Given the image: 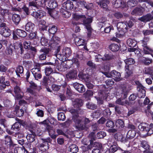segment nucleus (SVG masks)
Here are the masks:
<instances>
[{"label": "nucleus", "mask_w": 153, "mask_h": 153, "mask_svg": "<svg viewBox=\"0 0 153 153\" xmlns=\"http://www.w3.org/2000/svg\"><path fill=\"white\" fill-rule=\"evenodd\" d=\"M53 72L52 69L50 67H47L45 69V73L47 76H49Z\"/></svg>", "instance_id": "obj_53"}, {"label": "nucleus", "mask_w": 153, "mask_h": 153, "mask_svg": "<svg viewBox=\"0 0 153 153\" xmlns=\"http://www.w3.org/2000/svg\"><path fill=\"white\" fill-rule=\"evenodd\" d=\"M121 88V98L123 99H125L127 97L128 91V90L126 89V87L125 86L122 87Z\"/></svg>", "instance_id": "obj_28"}, {"label": "nucleus", "mask_w": 153, "mask_h": 153, "mask_svg": "<svg viewBox=\"0 0 153 153\" xmlns=\"http://www.w3.org/2000/svg\"><path fill=\"white\" fill-rule=\"evenodd\" d=\"M127 44L131 48H134L137 46V41L131 39H129L127 40Z\"/></svg>", "instance_id": "obj_20"}, {"label": "nucleus", "mask_w": 153, "mask_h": 153, "mask_svg": "<svg viewBox=\"0 0 153 153\" xmlns=\"http://www.w3.org/2000/svg\"><path fill=\"white\" fill-rule=\"evenodd\" d=\"M140 20L141 21L143 22L149 21L152 20L151 15L150 14H147V15L141 17Z\"/></svg>", "instance_id": "obj_33"}, {"label": "nucleus", "mask_w": 153, "mask_h": 153, "mask_svg": "<svg viewBox=\"0 0 153 153\" xmlns=\"http://www.w3.org/2000/svg\"><path fill=\"white\" fill-rule=\"evenodd\" d=\"M58 119L59 120L64 121L65 119V117L64 113H59L58 114Z\"/></svg>", "instance_id": "obj_51"}, {"label": "nucleus", "mask_w": 153, "mask_h": 153, "mask_svg": "<svg viewBox=\"0 0 153 153\" xmlns=\"http://www.w3.org/2000/svg\"><path fill=\"white\" fill-rule=\"evenodd\" d=\"M138 97L140 98H140L139 97V92L138 94H131L129 97V99L130 100L134 101V100L137 97Z\"/></svg>", "instance_id": "obj_48"}, {"label": "nucleus", "mask_w": 153, "mask_h": 153, "mask_svg": "<svg viewBox=\"0 0 153 153\" xmlns=\"http://www.w3.org/2000/svg\"><path fill=\"white\" fill-rule=\"evenodd\" d=\"M141 62L145 65H149L152 63V60L148 57H143Z\"/></svg>", "instance_id": "obj_25"}, {"label": "nucleus", "mask_w": 153, "mask_h": 153, "mask_svg": "<svg viewBox=\"0 0 153 153\" xmlns=\"http://www.w3.org/2000/svg\"><path fill=\"white\" fill-rule=\"evenodd\" d=\"M104 92L102 91H99V98H97L96 97L97 101V103L101 105L103 104V100L104 99V96L102 97V94Z\"/></svg>", "instance_id": "obj_31"}, {"label": "nucleus", "mask_w": 153, "mask_h": 153, "mask_svg": "<svg viewBox=\"0 0 153 153\" xmlns=\"http://www.w3.org/2000/svg\"><path fill=\"white\" fill-rule=\"evenodd\" d=\"M36 3L38 6H41L46 1H48V0H35Z\"/></svg>", "instance_id": "obj_61"}, {"label": "nucleus", "mask_w": 153, "mask_h": 153, "mask_svg": "<svg viewBox=\"0 0 153 153\" xmlns=\"http://www.w3.org/2000/svg\"><path fill=\"white\" fill-rule=\"evenodd\" d=\"M115 17L117 19L121 18L123 16V15L122 13L120 12H115L114 14Z\"/></svg>", "instance_id": "obj_58"}, {"label": "nucleus", "mask_w": 153, "mask_h": 153, "mask_svg": "<svg viewBox=\"0 0 153 153\" xmlns=\"http://www.w3.org/2000/svg\"><path fill=\"white\" fill-rule=\"evenodd\" d=\"M57 30V27L56 26L54 25H52L49 27L48 29L49 32L52 34L56 33Z\"/></svg>", "instance_id": "obj_44"}, {"label": "nucleus", "mask_w": 153, "mask_h": 153, "mask_svg": "<svg viewBox=\"0 0 153 153\" xmlns=\"http://www.w3.org/2000/svg\"><path fill=\"white\" fill-rule=\"evenodd\" d=\"M41 45L43 46H46L48 44V40L45 38L42 37L40 40Z\"/></svg>", "instance_id": "obj_60"}, {"label": "nucleus", "mask_w": 153, "mask_h": 153, "mask_svg": "<svg viewBox=\"0 0 153 153\" xmlns=\"http://www.w3.org/2000/svg\"><path fill=\"white\" fill-rule=\"evenodd\" d=\"M12 19L16 25L18 24L21 20L19 15L16 14H13V15Z\"/></svg>", "instance_id": "obj_32"}, {"label": "nucleus", "mask_w": 153, "mask_h": 153, "mask_svg": "<svg viewBox=\"0 0 153 153\" xmlns=\"http://www.w3.org/2000/svg\"><path fill=\"white\" fill-rule=\"evenodd\" d=\"M47 128L48 131L49 135L53 139H55L57 135L55 134V131L54 129L49 126H48Z\"/></svg>", "instance_id": "obj_24"}, {"label": "nucleus", "mask_w": 153, "mask_h": 153, "mask_svg": "<svg viewBox=\"0 0 153 153\" xmlns=\"http://www.w3.org/2000/svg\"><path fill=\"white\" fill-rule=\"evenodd\" d=\"M137 1L135 0H129L127 2L128 6L130 7H133L136 5Z\"/></svg>", "instance_id": "obj_47"}, {"label": "nucleus", "mask_w": 153, "mask_h": 153, "mask_svg": "<svg viewBox=\"0 0 153 153\" xmlns=\"http://www.w3.org/2000/svg\"><path fill=\"white\" fill-rule=\"evenodd\" d=\"M94 146L95 147H97V148L93 149L92 150V153H100V149L101 147V145L97 142H95Z\"/></svg>", "instance_id": "obj_35"}, {"label": "nucleus", "mask_w": 153, "mask_h": 153, "mask_svg": "<svg viewBox=\"0 0 153 153\" xmlns=\"http://www.w3.org/2000/svg\"><path fill=\"white\" fill-rule=\"evenodd\" d=\"M75 42L77 46H83V47L82 48V49L87 50V48L86 46V44L84 39L79 37H76L75 39Z\"/></svg>", "instance_id": "obj_9"}, {"label": "nucleus", "mask_w": 153, "mask_h": 153, "mask_svg": "<svg viewBox=\"0 0 153 153\" xmlns=\"http://www.w3.org/2000/svg\"><path fill=\"white\" fill-rule=\"evenodd\" d=\"M84 95L85 97L87 98L89 97L92 96L93 95V93L91 91L88 90L84 94Z\"/></svg>", "instance_id": "obj_64"}, {"label": "nucleus", "mask_w": 153, "mask_h": 153, "mask_svg": "<svg viewBox=\"0 0 153 153\" xmlns=\"http://www.w3.org/2000/svg\"><path fill=\"white\" fill-rule=\"evenodd\" d=\"M31 71L33 75L36 74L38 73L41 72L40 68L34 67L31 70Z\"/></svg>", "instance_id": "obj_54"}, {"label": "nucleus", "mask_w": 153, "mask_h": 153, "mask_svg": "<svg viewBox=\"0 0 153 153\" xmlns=\"http://www.w3.org/2000/svg\"><path fill=\"white\" fill-rule=\"evenodd\" d=\"M8 10L7 9H0V14L2 16H5L8 14Z\"/></svg>", "instance_id": "obj_55"}, {"label": "nucleus", "mask_w": 153, "mask_h": 153, "mask_svg": "<svg viewBox=\"0 0 153 153\" xmlns=\"http://www.w3.org/2000/svg\"><path fill=\"white\" fill-rule=\"evenodd\" d=\"M112 4L114 7L119 8L121 6L122 4V1L121 0H113Z\"/></svg>", "instance_id": "obj_36"}, {"label": "nucleus", "mask_w": 153, "mask_h": 153, "mask_svg": "<svg viewBox=\"0 0 153 153\" xmlns=\"http://www.w3.org/2000/svg\"><path fill=\"white\" fill-rule=\"evenodd\" d=\"M60 10L62 16L64 17L68 18L71 15V13L70 12L66 10L63 8H61Z\"/></svg>", "instance_id": "obj_34"}, {"label": "nucleus", "mask_w": 153, "mask_h": 153, "mask_svg": "<svg viewBox=\"0 0 153 153\" xmlns=\"http://www.w3.org/2000/svg\"><path fill=\"white\" fill-rule=\"evenodd\" d=\"M37 146L40 150L44 152L48 149L49 145L48 143L43 141V143L39 144Z\"/></svg>", "instance_id": "obj_14"}, {"label": "nucleus", "mask_w": 153, "mask_h": 153, "mask_svg": "<svg viewBox=\"0 0 153 153\" xmlns=\"http://www.w3.org/2000/svg\"><path fill=\"white\" fill-rule=\"evenodd\" d=\"M70 112L73 115V120L75 123L76 128L79 130H86L88 128V124L90 121L87 118L79 117L77 110L71 109Z\"/></svg>", "instance_id": "obj_1"}, {"label": "nucleus", "mask_w": 153, "mask_h": 153, "mask_svg": "<svg viewBox=\"0 0 153 153\" xmlns=\"http://www.w3.org/2000/svg\"><path fill=\"white\" fill-rule=\"evenodd\" d=\"M62 5L63 7H65L68 10L72 9L74 7L73 2L69 0L64 2L63 4Z\"/></svg>", "instance_id": "obj_17"}, {"label": "nucleus", "mask_w": 153, "mask_h": 153, "mask_svg": "<svg viewBox=\"0 0 153 153\" xmlns=\"http://www.w3.org/2000/svg\"><path fill=\"white\" fill-rule=\"evenodd\" d=\"M124 62L126 65L125 67L124 77L127 79L133 74L134 68L133 65L135 63V61L134 59L129 58L124 60Z\"/></svg>", "instance_id": "obj_2"}, {"label": "nucleus", "mask_w": 153, "mask_h": 153, "mask_svg": "<svg viewBox=\"0 0 153 153\" xmlns=\"http://www.w3.org/2000/svg\"><path fill=\"white\" fill-rule=\"evenodd\" d=\"M22 44L20 42L17 43L15 44L14 46L12 45H10L7 48L6 52L9 55L12 56L13 54V52L14 49H18L20 48L21 50V53L22 52Z\"/></svg>", "instance_id": "obj_5"}, {"label": "nucleus", "mask_w": 153, "mask_h": 153, "mask_svg": "<svg viewBox=\"0 0 153 153\" xmlns=\"http://www.w3.org/2000/svg\"><path fill=\"white\" fill-rule=\"evenodd\" d=\"M110 70V67L106 65V77H112L114 80L116 81H119L120 80V73L115 70L112 71L109 73Z\"/></svg>", "instance_id": "obj_4"}, {"label": "nucleus", "mask_w": 153, "mask_h": 153, "mask_svg": "<svg viewBox=\"0 0 153 153\" xmlns=\"http://www.w3.org/2000/svg\"><path fill=\"white\" fill-rule=\"evenodd\" d=\"M149 40V38L148 37L144 36L142 41V47L148 46L147 44Z\"/></svg>", "instance_id": "obj_45"}, {"label": "nucleus", "mask_w": 153, "mask_h": 153, "mask_svg": "<svg viewBox=\"0 0 153 153\" xmlns=\"http://www.w3.org/2000/svg\"><path fill=\"white\" fill-rule=\"evenodd\" d=\"M70 151L73 153H76L78 151V147L75 145H72L69 147Z\"/></svg>", "instance_id": "obj_39"}, {"label": "nucleus", "mask_w": 153, "mask_h": 153, "mask_svg": "<svg viewBox=\"0 0 153 153\" xmlns=\"http://www.w3.org/2000/svg\"><path fill=\"white\" fill-rule=\"evenodd\" d=\"M24 47L25 49H29L30 48V41H25L23 43Z\"/></svg>", "instance_id": "obj_62"}, {"label": "nucleus", "mask_w": 153, "mask_h": 153, "mask_svg": "<svg viewBox=\"0 0 153 153\" xmlns=\"http://www.w3.org/2000/svg\"><path fill=\"white\" fill-rule=\"evenodd\" d=\"M125 25V23L120 22L118 23L117 25V28L119 31L123 30V27Z\"/></svg>", "instance_id": "obj_59"}, {"label": "nucleus", "mask_w": 153, "mask_h": 153, "mask_svg": "<svg viewBox=\"0 0 153 153\" xmlns=\"http://www.w3.org/2000/svg\"><path fill=\"white\" fill-rule=\"evenodd\" d=\"M133 20L130 19L129 20L126 21L125 22V24L129 28H131L134 25V23L133 22Z\"/></svg>", "instance_id": "obj_56"}, {"label": "nucleus", "mask_w": 153, "mask_h": 153, "mask_svg": "<svg viewBox=\"0 0 153 153\" xmlns=\"http://www.w3.org/2000/svg\"><path fill=\"white\" fill-rule=\"evenodd\" d=\"M34 27L35 25L33 23L31 22H29L26 25L25 29L27 31L29 32H31L33 31Z\"/></svg>", "instance_id": "obj_21"}, {"label": "nucleus", "mask_w": 153, "mask_h": 153, "mask_svg": "<svg viewBox=\"0 0 153 153\" xmlns=\"http://www.w3.org/2000/svg\"><path fill=\"white\" fill-rule=\"evenodd\" d=\"M136 132L134 130H129L128 132L126 138H125L122 134H121L118 137L117 134L116 133L114 135V137L117 140L119 139L120 141L123 142H126L128 141V139H131L134 138L135 136Z\"/></svg>", "instance_id": "obj_3"}, {"label": "nucleus", "mask_w": 153, "mask_h": 153, "mask_svg": "<svg viewBox=\"0 0 153 153\" xmlns=\"http://www.w3.org/2000/svg\"><path fill=\"white\" fill-rule=\"evenodd\" d=\"M15 111L16 112V116L21 117L23 115L24 113V111L22 109H19L18 106H16Z\"/></svg>", "instance_id": "obj_30"}, {"label": "nucleus", "mask_w": 153, "mask_h": 153, "mask_svg": "<svg viewBox=\"0 0 153 153\" xmlns=\"http://www.w3.org/2000/svg\"><path fill=\"white\" fill-rule=\"evenodd\" d=\"M77 75L76 71V70H71L69 71L66 74L67 78H73L75 77Z\"/></svg>", "instance_id": "obj_26"}, {"label": "nucleus", "mask_w": 153, "mask_h": 153, "mask_svg": "<svg viewBox=\"0 0 153 153\" xmlns=\"http://www.w3.org/2000/svg\"><path fill=\"white\" fill-rule=\"evenodd\" d=\"M142 52L144 54H151L153 53V49L149 46L143 47Z\"/></svg>", "instance_id": "obj_16"}, {"label": "nucleus", "mask_w": 153, "mask_h": 153, "mask_svg": "<svg viewBox=\"0 0 153 153\" xmlns=\"http://www.w3.org/2000/svg\"><path fill=\"white\" fill-rule=\"evenodd\" d=\"M49 51V50L48 49L45 48L41 49L40 52L43 53L39 56V59L41 60H45L46 58V54L48 53Z\"/></svg>", "instance_id": "obj_11"}, {"label": "nucleus", "mask_w": 153, "mask_h": 153, "mask_svg": "<svg viewBox=\"0 0 153 153\" xmlns=\"http://www.w3.org/2000/svg\"><path fill=\"white\" fill-rule=\"evenodd\" d=\"M142 32L145 36L149 35H153V29H146L143 30Z\"/></svg>", "instance_id": "obj_43"}, {"label": "nucleus", "mask_w": 153, "mask_h": 153, "mask_svg": "<svg viewBox=\"0 0 153 153\" xmlns=\"http://www.w3.org/2000/svg\"><path fill=\"white\" fill-rule=\"evenodd\" d=\"M107 145L108 147H106L107 150L106 152H108L110 153H114L118 149V147L115 145H112L109 143H108Z\"/></svg>", "instance_id": "obj_10"}, {"label": "nucleus", "mask_w": 153, "mask_h": 153, "mask_svg": "<svg viewBox=\"0 0 153 153\" xmlns=\"http://www.w3.org/2000/svg\"><path fill=\"white\" fill-rule=\"evenodd\" d=\"M16 120L18 122L15 123L12 125L11 129V130L14 131H18L19 130L21 125L19 122L20 120L19 119L17 118H16Z\"/></svg>", "instance_id": "obj_19"}, {"label": "nucleus", "mask_w": 153, "mask_h": 153, "mask_svg": "<svg viewBox=\"0 0 153 153\" xmlns=\"http://www.w3.org/2000/svg\"><path fill=\"white\" fill-rule=\"evenodd\" d=\"M143 13L142 10L139 7H136L131 12L132 15L135 16L141 15Z\"/></svg>", "instance_id": "obj_23"}, {"label": "nucleus", "mask_w": 153, "mask_h": 153, "mask_svg": "<svg viewBox=\"0 0 153 153\" xmlns=\"http://www.w3.org/2000/svg\"><path fill=\"white\" fill-rule=\"evenodd\" d=\"M48 14L51 17L54 18L57 15V11L54 9L48 8Z\"/></svg>", "instance_id": "obj_38"}, {"label": "nucleus", "mask_w": 153, "mask_h": 153, "mask_svg": "<svg viewBox=\"0 0 153 153\" xmlns=\"http://www.w3.org/2000/svg\"><path fill=\"white\" fill-rule=\"evenodd\" d=\"M60 39L58 37L53 36L49 41V44L50 45L55 46L59 43Z\"/></svg>", "instance_id": "obj_15"}, {"label": "nucleus", "mask_w": 153, "mask_h": 153, "mask_svg": "<svg viewBox=\"0 0 153 153\" xmlns=\"http://www.w3.org/2000/svg\"><path fill=\"white\" fill-rule=\"evenodd\" d=\"M49 7L52 9L56 8L57 6L56 2L55 1H53L49 3Z\"/></svg>", "instance_id": "obj_57"}, {"label": "nucleus", "mask_w": 153, "mask_h": 153, "mask_svg": "<svg viewBox=\"0 0 153 153\" xmlns=\"http://www.w3.org/2000/svg\"><path fill=\"white\" fill-rule=\"evenodd\" d=\"M114 56L111 53L106 55V61L112 60L114 58Z\"/></svg>", "instance_id": "obj_63"}, {"label": "nucleus", "mask_w": 153, "mask_h": 153, "mask_svg": "<svg viewBox=\"0 0 153 153\" xmlns=\"http://www.w3.org/2000/svg\"><path fill=\"white\" fill-rule=\"evenodd\" d=\"M135 83L137 85V89L139 92V97L140 98H144L146 96V91L145 87L139 81H136Z\"/></svg>", "instance_id": "obj_7"}, {"label": "nucleus", "mask_w": 153, "mask_h": 153, "mask_svg": "<svg viewBox=\"0 0 153 153\" xmlns=\"http://www.w3.org/2000/svg\"><path fill=\"white\" fill-rule=\"evenodd\" d=\"M71 54V51L70 48H65L62 50V55L66 57L69 56Z\"/></svg>", "instance_id": "obj_29"}, {"label": "nucleus", "mask_w": 153, "mask_h": 153, "mask_svg": "<svg viewBox=\"0 0 153 153\" xmlns=\"http://www.w3.org/2000/svg\"><path fill=\"white\" fill-rule=\"evenodd\" d=\"M115 125L117 128L121 129L125 126L124 121L121 119H118L115 122Z\"/></svg>", "instance_id": "obj_22"}, {"label": "nucleus", "mask_w": 153, "mask_h": 153, "mask_svg": "<svg viewBox=\"0 0 153 153\" xmlns=\"http://www.w3.org/2000/svg\"><path fill=\"white\" fill-rule=\"evenodd\" d=\"M17 85L16 82H14ZM14 92L15 94V97L16 99H22L23 96V93L22 92L19 87L16 85L14 88Z\"/></svg>", "instance_id": "obj_8"}, {"label": "nucleus", "mask_w": 153, "mask_h": 153, "mask_svg": "<svg viewBox=\"0 0 153 153\" xmlns=\"http://www.w3.org/2000/svg\"><path fill=\"white\" fill-rule=\"evenodd\" d=\"M120 48L119 44L115 43L111 44L108 46V48L113 52H116L118 51Z\"/></svg>", "instance_id": "obj_13"}, {"label": "nucleus", "mask_w": 153, "mask_h": 153, "mask_svg": "<svg viewBox=\"0 0 153 153\" xmlns=\"http://www.w3.org/2000/svg\"><path fill=\"white\" fill-rule=\"evenodd\" d=\"M145 74L151 76H153V68L149 67L146 68L145 71Z\"/></svg>", "instance_id": "obj_46"}, {"label": "nucleus", "mask_w": 153, "mask_h": 153, "mask_svg": "<svg viewBox=\"0 0 153 153\" xmlns=\"http://www.w3.org/2000/svg\"><path fill=\"white\" fill-rule=\"evenodd\" d=\"M25 149L23 147H16L14 149V153H25Z\"/></svg>", "instance_id": "obj_42"}, {"label": "nucleus", "mask_w": 153, "mask_h": 153, "mask_svg": "<svg viewBox=\"0 0 153 153\" xmlns=\"http://www.w3.org/2000/svg\"><path fill=\"white\" fill-rule=\"evenodd\" d=\"M24 69L23 67L22 66H19L16 68V72L18 76L20 77L19 74H22L23 72Z\"/></svg>", "instance_id": "obj_41"}, {"label": "nucleus", "mask_w": 153, "mask_h": 153, "mask_svg": "<svg viewBox=\"0 0 153 153\" xmlns=\"http://www.w3.org/2000/svg\"><path fill=\"white\" fill-rule=\"evenodd\" d=\"M140 145L146 150H149L150 147V146L148 144V143L145 140H142L141 141Z\"/></svg>", "instance_id": "obj_37"}, {"label": "nucleus", "mask_w": 153, "mask_h": 153, "mask_svg": "<svg viewBox=\"0 0 153 153\" xmlns=\"http://www.w3.org/2000/svg\"><path fill=\"white\" fill-rule=\"evenodd\" d=\"M26 138L30 142H33L35 140V136L33 134H28Z\"/></svg>", "instance_id": "obj_50"}, {"label": "nucleus", "mask_w": 153, "mask_h": 153, "mask_svg": "<svg viewBox=\"0 0 153 153\" xmlns=\"http://www.w3.org/2000/svg\"><path fill=\"white\" fill-rule=\"evenodd\" d=\"M82 21H83V24L85 26L88 30V36L89 37L91 36V33L92 29L91 27L90 23L92 22V19L89 18H86L85 17V18L82 19Z\"/></svg>", "instance_id": "obj_6"}, {"label": "nucleus", "mask_w": 153, "mask_h": 153, "mask_svg": "<svg viewBox=\"0 0 153 153\" xmlns=\"http://www.w3.org/2000/svg\"><path fill=\"white\" fill-rule=\"evenodd\" d=\"M106 126L109 128H113L114 126V123L113 121L109 120L106 123Z\"/></svg>", "instance_id": "obj_49"}, {"label": "nucleus", "mask_w": 153, "mask_h": 153, "mask_svg": "<svg viewBox=\"0 0 153 153\" xmlns=\"http://www.w3.org/2000/svg\"><path fill=\"white\" fill-rule=\"evenodd\" d=\"M74 19L76 20H82V19L85 18V16L82 15H78L76 13L74 14L73 15Z\"/></svg>", "instance_id": "obj_40"}, {"label": "nucleus", "mask_w": 153, "mask_h": 153, "mask_svg": "<svg viewBox=\"0 0 153 153\" xmlns=\"http://www.w3.org/2000/svg\"><path fill=\"white\" fill-rule=\"evenodd\" d=\"M1 34L5 37H7L11 34L10 30L7 27H3L0 30Z\"/></svg>", "instance_id": "obj_12"}, {"label": "nucleus", "mask_w": 153, "mask_h": 153, "mask_svg": "<svg viewBox=\"0 0 153 153\" xmlns=\"http://www.w3.org/2000/svg\"><path fill=\"white\" fill-rule=\"evenodd\" d=\"M82 100L81 99H76L73 102V104L75 108H79L83 105Z\"/></svg>", "instance_id": "obj_18"}, {"label": "nucleus", "mask_w": 153, "mask_h": 153, "mask_svg": "<svg viewBox=\"0 0 153 153\" xmlns=\"http://www.w3.org/2000/svg\"><path fill=\"white\" fill-rule=\"evenodd\" d=\"M114 83L112 79H108L106 81V85L108 87H111Z\"/></svg>", "instance_id": "obj_52"}, {"label": "nucleus", "mask_w": 153, "mask_h": 153, "mask_svg": "<svg viewBox=\"0 0 153 153\" xmlns=\"http://www.w3.org/2000/svg\"><path fill=\"white\" fill-rule=\"evenodd\" d=\"M15 33L17 36L22 37H25L27 36L26 32L25 31L20 29L16 30Z\"/></svg>", "instance_id": "obj_27"}]
</instances>
